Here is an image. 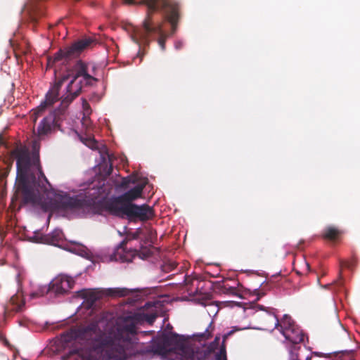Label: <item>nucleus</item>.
Here are the masks:
<instances>
[{
    "mask_svg": "<svg viewBox=\"0 0 360 360\" xmlns=\"http://www.w3.org/2000/svg\"><path fill=\"white\" fill-rule=\"evenodd\" d=\"M12 157L16 159L17 189L12 197V203L18 199V193L22 194L24 204L30 203L39 207L44 212H90L94 211L95 202L89 198L68 194L56 195L53 198H46L44 193L49 183L40 165L39 155L30 154L25 146H18L11 152Z\"/></svg>",
    "mask_w": 360,
    "mask_h": 360,
    "instance_id": "f257e3e1",
    "label": "nucleus"
},
{
    "mask_svg": "<svg viewBox=\"0 0 360 360\" xmlns=\"http://www.w3.org/2000/svg\"><path fill=\"white\" fill-rule=\"evenodd\" d=\"M137 314L124 318V323L108 333H104L98 323L91 322L86 326L72 328L60 335V341L68 344L73 340L83 341L91 349L104 352L107 360H120L136 334Z\"/></svg>",
    "mask_w": 360,
    "mask_h": 360,
    "instance_id": "f03ea898",
    "label": "nucleus"
},
{
    "mask_svg": "<svg viewBox=\"0 0 360 360\" xmlns=\"http://www.w3.org/2000/svg\"><path fill=\"white\" fill-rule=\"evenodd\" d=\"M142 3L146 5L147 13L142 23V28L136 30L133 40L139 46L141 44L148 46L150 43L148 37L152 34H158L160 37L158 42L161 49L164 51L167 34L163 32L161 23H154L153 15L155 12H162L165 18L170 23L172 33L174 34L181 18V5L176 0H143Z\"/></svg>",
    "mask_w": 360,
    "mask_h": 360,
    "instance_id": "7ed1b4c3",
    "label": "nucleus"
},
{
    "mask_svg": "<svg viewBox=\"0 0 360 360\" xmlns=\"http://www.w3.org/2000/svg\"><path fill=\"white\" fill-rule=\"evenodd\" d=\"M87 74V65L80 60H77L72 68V73L68 75H72V79L67 86L66 94L61 97L59 108L45 117L39 123L37 128L39 136L49 133L53 127H60L61 122L67 117L68 105L81 93L82 81L77 79Z\"/></svg>",
    "mask_w": 360,
    "mask_h": 360,
    "instance_id": "20e7f679",
    "label": "nucleus"
},
{
    "mask_svg": "<svg viewBox=\"0 0 360 360\" xmlns=\"http://www.w3.org/2000/svg\"><path fill=\"white\" fill-rule=\"evenodd\" d=\"M263 319L266 327L270 324L274 326V328L281 327V331L289 344V360H311V356L303 354L306 350L302 349L300 345L304 341V335L290 316L285 315L280 323L277 316L266 310Z\"/></svg>",
    "mask_w": 360,
    "mask_h": 360,
    "instance_id": "39448f33",
    "label": "nucleus"
},
{
    "mask_svg": "<svg viewBox=\"0 0 360 360\" xmlns=\"http://www.w3.org/2000/svg\"><path fill=\"white\" fill-rule=\"evenodd\" d=\"M146 184V182L137 184L122 195L103 202L102 207L112 214L120 212L123 207L134 204L132 202L141 196Z\"/></svg>",
    "mask_w": 360,
    "mask_h": 360,
    "instance_id": "423d86ee",
    "label": "nucleus"
},
{
    "mask_svg": "<svg viewBox=\"0 0 360 360\" xmlns=\"http://www.w3.org/2000/svg\"><path fill=\"white\" fill-rule=\"evenodd\" d=\"M74 285L75 281L72 277L61 274L53 279L49 286H44L39 290L33 292L31 296L32 297H37L43 296L49 292H52L56 295H64L69 292Z\"/></svg>",
    "mask_w": 360,
    "mask_h": 360,
    "instance_id": "0eeeda50",
    "label": "nucleus"
},
{
    "mask_svg": "<svg viewBox=\"0 0 360 360\" xmlns=\"http://www.w3.org/2000/svg\"><path fill=\"white\" fill-rule=\"evenodd\" d=\"M113 215L121 218L126 217L129 221L139 220L146 221L151 219L154 217L155 213L153 208L147 204L141 205L134 204L123 207L120 212Z\"/></svg>",
    "mask_w": 360,
    "mask_h": 360,
    "instance_id": "6e6552de",
    "label": "nucleus"
},
{
    "mask_svg": "<svg viewBox=\"0 0 360 360\" xmlns=\"http://www.w3.org/2000/svg\"><path fill=\"white\" fill-rule=\"evenodd\" d=\"M92 43L91 39H84L75 41L70 46L64 49H60L53 56V62L64 60L68 62L70 60L79 56L82 52Z\"/></svg>",
    "mask_w": 360,
    "mask_h": 360,
    "instance_id": "1a4fd4ad",
    "label": "nucleus"
},
{
    "mask_svg": "<svg viewBox=\"0 0 360 360\" xmlns=\"http://www.w3.org/2000/svg\"><path fill=\"white\" fill-rule=\"evenodd\" d=\"M68 77H64L62 81L56 84L46 94L45 100L34 110V114L35 117L34 122H35L37 117L49 106L52 105L55 102L58 100L59 90L64 80L68 79Z\"/></svg>",
    "mask_w": 360,
    "mask_h": 360,
    "instance_id": "9d476101",
    "label": "nucleus"
},
{
    "mask_svg": "<svg viewBox=\"0 0 360 360\" xmlns=\"http://www.w3.org/2000/svg\"><path fill=\"white\" fill-rule=\"evenodd\" d=\"M167 342L171 345H174L175 349L181 352L182 354L188 355L189 357L193 356V352L191 348L186 345L184 340L176 334L167 338Z\"/></svg>",
    "mask_w": 360,
    "mask_h": 360,
    "instance_id": "9b49d317",
    "label": "nucleus"
},
{
    "mask_svg": "<svg viewBox=\"0 0 360 360\" xmlns=\"http://www.w3.org/2000/svg\"><path fill=\"white\" fill-rule=\"evenodd\" d=\"M81 293L82 297L85 300L89 308L92 307L96 302L102 297V293L100 291L96 290H84L81 292Z\"/></svg>",
    "mask_w": 360,
    "mask_h": 360,
    "instance_id": "f8f14e48",
    "label": "nucleus"
},
{
    "mask_svg": "<svg viewBox=\"0 0 360 360\" xmlns=\"http://www.w3.org/2000/svg\"><path fill=\"white\" fill-rule=\"evenodd\" d=\"M63 233L62 230L56 229L51 233L42 236V241L45 243L56 245L63 240Z\"/></svg>",
    "mask_w": 360,
    "mask_h": 360,
    "instance_id": "ddd939ff",
    "label": "nucleus"
},
{
    "mask_svg": "<svg viewBox=\"0 0 360 360\" xmlns=\"http://www.w3.org/2000/svg\"><path fill=\"white\" fill-rule=\"evenodd\" d=\"M342 231L336 226H328L322 232V237L325 240L335 241L342 235Z\"/></svg>",
    "mask_w": 360,
    "mask_h": 360,
    "instance_id": "4468645a",
    "label": "nucleus"
},
{
    "mask_svg": "<svg viewBox=\"0 0 360 360\" xmlns=\"http://www.w3.org/2000/svg\"><path fill=\"white\" fill-rule=\"evenodd\" d=\"M131 290L126 288H115L107 290V295L122 297L129 295Z\"/></svg>",
    "mask_w": 360,
    "mask_h": 360,
    "instance_id": "2eb2a0df",
    "label": "nucleus"
},
{
    "mask_svg": "<svg viewBox=\"0 0 360 360\" xmlns=\"http://www.w3.org/2000/svg\"><path fill=\"white\" fill-rule=\"evenodd\" d=\"M24 302L20 300L18 297L13 296L10 300V303L7 307L8 310L18 312L20 311L24 307Z\"/></svg>",
    "mask_w": 360,
    "mask_h": 360,
    "instance_id": "dca6fc26",
    "label": "nucleus"
},
{
    "mask_svg": "<svg viewBox=\"0 0 360 360\" xmlns=\"http://www.w3.org/2000/svg\"><path fill=\"white\" fill-rule=\"evenodd\" d=\"M137 181L138 179L136 177L128 176L122 179L120 186L123 188H127L129 186L130 184H136Z\"/></svg>",
    "mask_w": 360,
    "mask_h": 360,
    "instance_id": "f3484780",
    "label": "nucleus"
},
{
    "mask_svg": "<svg viewBox=\"0 0 360 360\" xmlns=\"http://www.w3.org/2000/svg\"><path fill=\"white\" fill-rule=\"evenodd\" d=\"M271 289V286L269 284L266 283L265 285H262L261 288L255 289V294L258 297V299L266 295V292Z\"/></svg>",
    "mask_w": 360,
    "mask_h": 360,
    "instance_id": "a211bd4d",
    "label": "nucleus"
},
{
    "mask_svg": "<svg viewBox=\"0 0 360 360\" xmlns=\"http://www.w3.org/2000/svg\"><path fill=\"white\" fill-rule=\"evenodd\" d=\"M79 81H82V86H83V84L86 86H92L94 83L97 81V79L88 73L87 75H85L84 77H82V79Z\"/></svg>",
    "mask_w": 360,
    "mask_h": 360,
    "instance_id": "6ab92c4d",
    "label": "nucleus"
},
{
    "mask_svg": "<svg viewBox=\"0 0 360 360\" xmlns=\"http://www.w3.org/2000/svg\"><path fill=\"white\" fill-rule=\"evenodd\" d=\"M227 360L226 359V347L225 345L223 344L220 348V350L219 352L216 354V360Z\"/></svg>",
    "mask_w": 360,
    "mask_h": 360,
    "instance_id": "aec40b11",
    "label": "nucleus"
},
{
    "mask_svg": "<svg viewBox=\"0 0 360 360\" xmlns=\"http://www.w3.org/2000/svg\"><path fill=\"white\" fill-rule=\"evenodd\" d=\"M340 264L342 267L353 269L356 264V259L353 257L350 262H341Z\"/></svg>",
    "mask_w": 360,
    "mask_h": 360,
    "instance_id": "412c9836",
    "label": "nucleus"
},
{
    "mask_svg": "<svg viewBox=\"0 0 360 360\" xmlns=\"http://www.w3.org/2000/svg\"><path fill=\"white\" fill-rule=\"evenodd\" d=\"M219 340H220V337L216 336L214 341L210 343V345L209 346V349L210 352H213L217 349L219 342Z\"/></svg>",
    "mask_w": 360,
    "mask_h": 360,
    "instance_id": "4be33fe9",
    "label": "nucleus"
},
{
    "mask_svg": "<svg viewBox=\"0 0 360 360\" xmlns=\"http://www.w3.org/2000/svg\"><path fill=\"white\" fill-rule=\"evenodd\" d=\"M157 318V315L155 314H148L145 315V319L148 323L152 324Z\"/></svg>",
    "mask_w": 360,
    "mask_h": 360,
    "instance_id": "5701e85b",
    "label": "nucleus"
},
{
    "mask_svg": "<svg viewBox=\"0 0 360 360\" xmlns=\"http://www.w3.org/2000/svg\"><path fill=\"white\" fill-rule=\"evenodd\" d=\"M197 336L201 338L202 339L207 340L210 338L211 333L209 332L208 328H207L204 333H201L197 335Z\"/></svg>",
    "mask_w": 360,
    "mask_h": 360,
    "instance_id": "b1692460",
    "label": "nucleus"
},
{
    "mask_svg": "<svg viewBox=\"0 0 360 360\" xmlns=\"http://www.w3.org/2000/svg\"><path fill=\"white\" fill-rule=\"evenodd\" d=\"M143 0L140 1L139 2H136L134 0H124V2L127 4H137V5H146L142 3Z\"/></svg>",
    "mask_w": 360,
    "mask_h": 360,
    "instance_id": "393cba45",
    "label": "nucleus"
},
{
    "mask_svg": "<svg viewBox=\"0 0 360 360\" xmlns=\"http://www.w3.org/2000/svg\"><path fill=\"white\" fill-rule=\"evenodd\" d=\"M227 291L232 295H235L236 292V289L234 287H228L226 285L223 286Z\"/></svg>",
    "mask_w": 360,
    "mask_h": 360,
    "instance_id": "a878e982",
    "label": "nucleus"
},
{
    "mask_svg": "<svg viewBox=\"0 0 360 360\" xmlns=\"http://www.w3.org/2000/svg\"><path fill=\"white\" fill-rule=\"evenodd\" d=\"M127 243V239H124L123 240L119 245L118 246V248L119 249H122L123 251L125 250V247H126V245Z\"/></svg>",
    "mask_w": 360,
    "mask_h": 360,
    "instance_id": "bb28decb",
    "label": "nucleus"
},
{
    "mask_svg": "<svg viewBox=\"0 0 360 360\" xmlns=\"http://www.w3.org/2000/svg\"><path fill=\"white\" fill-rule=\"evenodd\" d=\"M112 172V163H110L109 167L107 168V170L105 172V174L107 176H110Z\"/></svg>",
    "mask_w": 360,
    "mask_h": 360,
    "instance_id": "cd10ccee",
    "label": "nucleus"
},
{
    "mask_svg": "<svg viewBox=\"0 0 360 360\" xmlns=\"http://www.w3.org/2000/svg\"><path fill=\"white\" fill-rule=\"evenodd\" d=\"M150 255V252L147 250L146 252L143 253V257L141 255L139 257H141L142 259H143V258L149 257Z\"/></svg>",
    "mask_w": 360,
    "mask_h": 360,
    "instance_id": "c85d7f7f",
    "label": "nucleus"
},
{
    "mask_svg": "<svg viewBox=\"0 0 360 360\" xmlns=\"http://www.w3.org/2000/svg\"><path fill=\"white\" fill-rule=\"evenodd\" d=\"M184 282L186 285H189L191 282V280L189 278L188 276H186Z\"/></svg>",
    "mask_w": 360,
    "mask_h": 360,
    "instance_id": "c756f323",
    "label": "nucleus"
},
{
    "mask_svg": "<svg viewBox=\"0 0 360 360\" xmlns=\"http://www.w3.org/2000/svg\"><path fill=\"white\" fill-rule=\"evenodd\" d=\"M233 333V331H230L227 334L224 335L223 336V342L225 341V340L230 335Z\"/></svg>",
    "mask_w": 360,
    "mask_h": 360,
    "instance_id": "7c9ffc66",
    "label": "nucleus"
},
{
    "mask_svg": "<svg viewBox=\"0 0 360 360\" xmlns=\"http://www.w3.org/2000/svg\"><path fill=\"white\" fill-rule=\"evenodd\" d=\"M338 328L341 330V331L345 333V329L343 328L342 325L340 322H338Z\"/></svg>",
    "mask_w": 360,
    "mask_h": 360,
    "instance_id": "2f4dec72",
    "label": "nucleus"
},
{
    "mask_svg": "<svg viewBox=\"0 0 360 360\" xmlns=\"http://www.w3.org/2000/svg\"><path fill=\"white\" fill-rule=\"evenodd\" d=\"M83 106H84V109L86 108V106L89 108V105L88 103L85 100H84Z\"/></svg>",
    "mask_w": 360,
    "mask_h": 360,
    "instance_id": "473e14b6",
    "label": "nucleus"
},
{
    "mask_svg": "<svg viewBox=\"0 0 360 360\" xmlns=\"http://www.w3.org/2000/svg\"><path fill=\"white\" fill-rule=\"evenodd\" d=\"M181 46H182V43L181 42H178V43L176 44V49H180Z\"/></svg>",
    "mask_w": 360,
    "mask_h": 360,
    "instance_id": "72a5a7b5",
    "label": "nucleus"
},
{
    "mask_svg": "<svg viewBox=\"0 0 360 360\" xmlns=\"http://www.w3.org/2000/svg\"><path fill=\"white\" fill-rule=\"evenodd\" d=\"M4 143V140L2 136L0 135V145H3Z\"/></svg>",
    "mask_w": 360,
    "mask_h": 360,
    "instance_id": "f704fd0d",
    "label": "nucleus"
},
{
    "mask_svg": "<svg viewBox=\"0 0 360 360\" xmlns=\"http://www.w3.org/2000/svg\"><path fill=\"white\" fill-rule=\"evenodd\" d=\"M314 354L316 355V356H324L323 354L318 353V352H314Z\"/></svg>",
    "mask_w": 360,
    "mask_h": 360,
    "instance_id": "c9c22d12",
    "label": "nucleus"
},
{
    "mask_svg": "<svg viewBox=\"0 0 360 360\" xmlns=\"http://www.w3.org/2000/svg\"><path fill=\"white\" fill-rule=\"evenodd\" d=\"M121 259H122V262H127L131 261V259H124V258H122V257H121Z\"/></svg>",
    "mask_w": 360,
    "mask_h": 360,
    "instance_id": "e433bc0d",
    "label": "nucleus"
},
{
    "mask_svg": "<svg viewBox=\"0 0 360 360\" xmlns=\"http://www.w3.org/2000/svg\"><path fill=\"white\" fill-rule=\"evenodd\" d=\"M172 269H174L176 266V264L175 262H173L172 264Z\"/></svg>",
    "mask_w": 360,
    "mask_h": 360,
    "instance_id": "4c0bfd02",
    "label": "nucleus"
},
{
    "mask_svg": "<svg viewBox=\"0 0 360 360\" xmlns=\"http://www.w3.org/2000/svg\"><path fill=\"white\" fill-rule=\"evenodd\" d=\"M259 308L262 309V310H264V308L263 306H259Z\"/></svg>",
    "mask_w": 360,
    "mask_h": 360,
    "instance_id": "58836bf2",
    "label": "nucleus"
},
{
    "mask_svg": "<svg viewBox=\"0 0 360 360\" xmlns=\"http://www.w3.org/2000/svg\"><path fill=\"white\" fill-rule=\"evenodd\" d=\"M134 253H135V254L138 253V251L135 250H134Z\"/></svg>",
    "mask_w": 360,
    "mask_h": 360,
    "instance_id": "ea45409f",
    "label": "nucleus"
}]
</instances>
